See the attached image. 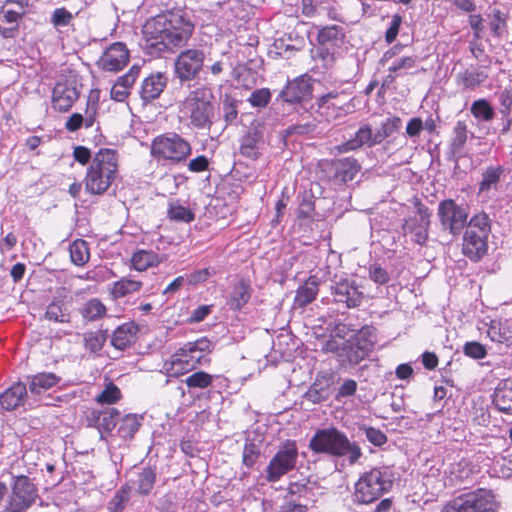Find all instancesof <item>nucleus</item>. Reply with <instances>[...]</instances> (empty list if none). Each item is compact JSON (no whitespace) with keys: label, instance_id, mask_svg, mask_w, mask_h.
Returning <instances> with one entry per match:
<instances>
[{"label":"nucleus","instance_id":"nucleus-59","mask_svg":"<svg viewBox=\"0 0 512 512\" xmlns=\"http://www.w3.org/2000/svg\"><path fill=\"white\" fill-rule=\"evenodd\" d=\"M505 455L496 457L495 464L499 467L503 477H508L512 474V450H504Z\"/></svg>","mask_w":512,"mask_h":512},{"label":"nucleus","instance_id":"nucleus-17","mask_svg":"<svg viewBox=\"0 0 512 512\" xmlns=\"http://www.w3.org/2000/svg\"><path fill=\"white\" fill-rule=\"evenodd\" d=\"M118 419L119 411L115 408L88 409L86 411L88 425L97 427L99 431H111L116 426Z\"/></svg>","mask_w":512,"mask_h":512},{"label":"nucleus","instance_id":"nucleus-30","mask_svg":"<svg viewBox=\"0 0 512 512\" xmlns=\"http://www.w3.org/2000/svg\"><path fill=\"white\" fill-rule=\"evenodd\" d=\"M137 332L138 326L135 323H124L114 331L111 344L119 350H124L134 341Z\"/></svg>","mask_w":512,"mask_h":512},{"label":"nucleus","instance_id":"nucleus-2","mask_svg":"<svg viewBox=\"0 0 512 512\" xmlns=\"http://www.w3.org/2000/svg\"><path fill=\"white\" fill-rule=\"evenodd\" d=\"M118 172V154L113 149H100L92 159L85 177V189L93 195L104 194Z\"/></svg>","mask_w":512,"mask_h":512},{"label":"nucleus","instance_id":"nucleus-15","mask_svg":"<svg viewBox=\"0 0 512 512\" xmlns=\"http://www.w3.org/2000/svg\"><path fill=\"white\" fill-rule=\"evenodd\" d=\"M346 436L334 427L318 430L310 440L309 448H345Z\"/></svg>","mask_w":512,"mask_h":512},{"label":"nucleus","instance_id":"nucleus-20","mask_svg":"<svg viewBox=\"0 0 512 512\" xmlns=\"http://www.w3.org/2000/svg\"><path fill=\"white\" fill-rule=\"evenodd\" d=\"M67 296L64 288L57 292L52 302L47 306L45 318L57 323H70V313L67 308Z\"/></svg>","mask_w":512,"mask_h":512},{"label":"nucleus","instance_id":"nucleus-56","mask_svg":"<svg viewBox=\"0 0 512 512\" xmlns=\"http://www.w3.org/2000/svg\"><path fill=\"white\" fill-rule=\"evenodd\" d=\"M345 348L347 349H345L342 362L347 361L351 365H357L367 357L352 340L347 341Z\"/></svg>","mask_w":512,"mask_h":512},{"label":"nucleus","instance_id":"nucleus-23","mask_svg":"<svg viewBox=\"0 0 512 512\" xmlns=\"http://www.w3.org/2000/svg\"><path fill=\"white\" fill-rule=\"evenodd\" d=\"M332 384L331 375L328 373H320L317 375L315 382L305 393V398L314 404L325 401L330 396V387Z\"/></svg>","mask_w":512,"mask_h":512},{"label":"nucleus","instance_id":"nucleus-62","mask_svg":"<svg viewBox=\"0 0 512 512\" xmlns=\"http://www.w3.org/2000/svg\"><path fill=\"white\" fill-rule=\"evenodd\" d=\"M464 353L473 359H482L486 356V349L481 343L472 341L465 344Z\"/></svg>","mask_w":512,"mask_h":512},{"label":"nucleus","instance_id":"nucleus-41","mask_svg":"<svg viewBox=\"0 0 512 512\" xmlns=\"http://www.w3.org/2000/svg\"><path fill=\"white\" fill-rule=\"evenodd\" d=\"M80 313L84 319L95 321L106 314V307L99 299L93 298L83 304Z\"/></svg>","mask_w":512,"mask_h":512},{"label":"nucleus","instance_id":"nucleus-27","mask_svg":"<svg viewBox=\"0 0 512 512\" xmlns=\"http://www.w3.org/2000/svg\"><path fill=\"white\" fill-rule=\"evenodd\" d=\"M164 261V257L154 251L139 249L132 254L131 266L139 272L146 271L150 267H156Z\"/></svg>","mask_w":512,"mask_h":512},{"label":"nucleus","instance_id":"nucleus-63","mask_svg":"<svg viewBox=\"0 0 512 512\" xmlns=\"http://www.w3.org/2000/svg\"><path fill=\"white\" fill-rule=\"evenodd\" d=\"M369 277L371 280L378 284H386L390 280L388 272L378 264H373L370 266Z\"/></svg>","mask_w":512,"mask_h":512},{"label":"nucleus","instance_id":"nucleus-12","mask_svg":"<svg viewBox=\"0 0 512 512\" xmlns=\"http://www.w3.org/2000/svg\"><path fill=\"white\" fill-rule=\"evenodd\" d=\"M129 61V51L122 42L111 44L97 61L100 69L109 72L122 70Z\"/></svg>","mask_w":512,"mask_h":512},{"label":"nucleus","instance_id":"nucleus-32","mask_svg":"<svg viewBox=\"0 0 512 512\" xmlns=\"http://www.w3.org/2000/svg\"><path fill=\"white\" fill-rule=\"evenodd\" d=\"M335 177L343 182L351 181L361 166L354 158H343L334 162Z\"/></svg>","mask_w":512,"mask_h":512},{"label":"nucleus","instance_id":"nucleus-5","mask_svg":"<svg viewBox=\"0 0 512 512\" xmlns=\"http://www.w3.org/2000/svg\"><path fill=\"white\" fill-rule=\"evenodd\" d=\"M491 224L485 212L471 217L463 236L462 252L472 261L480 260L488 250V237Z\"/></svg>","mask_w":512,"mask_h":512},{"label":"nucleus","instance_id":"nucleus-61","mask_svg":"<svg viewBox=\"0 0 512 512\" xmlns=\"http://www.w3.org/2000/svg\"><path fill=\"white\" fill-rule=\"evenodd\" d=\"M223 112L225 121L232 123L238 115L236 100L226 95L223 101Z\"/></svg>","mask_w":512,"mask_h":512},{"label":"nucleus","instance_id":"nucleus-14","mask_svg":"<svg viewBox=\"0 0 512 512\" xmlns=\"http://www.w3.org/2000/svg\"><path fill=\"white\" fill-rule=\"evenodd\" d=\"M79 98V91L68 82H58L52 92V107L67 112Z\"/></svg>","mask_w":512,"mask_h":512},{"label":"nucleus","instance_id":"nucleus-11","mask_svg":"<svg viewBox=\"0 0 512 512\" xmlns=\"http://www.w3.org/2000/svg\"><path fill=\"white\" fill-rule=\"evenodd\" d=\"M431 213L429 209L419 204L415 216L405 220L402 225L404 235H411V240L419 245H424L428 240Z\"/></svg>","mask_w":512,"mask_h":512},{"label":"nucleus","instance_id":"nucleus-52","mask_svg":"<svg viewBox=\"0 0 512 512\" xmlns=\"http://www.w3.org/2000/svg\"><path fill=\"white\" fill-rule=\"evenodd\" d=\"M213 379V375L204 371H198L188 376L184 382L189 388L204 389L212 384Z\"/></svg>","mask_w":512,"mask_h":512},{"label":"nucleus","instance_id":"nucleus-33","mask_svg":"<svg viewBox=\"0 0 512 512\" xmlns=\"http://www.w3.org/2000/svg\"><path fill=\"white\" fill-rule=\"evenodd\" d=\"M29 391L32 394L40 395L46 390L55 386L60 378L54 373H38L29 377Z\"/></svg>","mask_w":512,"mask_h":512},{"label":"nucleus","instance_id":"nucleus-47","mask_svg":"<svg viewBox=\"0 0 512 512\" xmlns=\"http://www.w3.org/2000/svg\"><path fill=\"white\" fill-rule=\"evenodd\" d=\"M227 13L231 20H246L249 18L250 6L243 0H230Z\"/></svg>","mask_w":512,"mask_h":512},{"label":"nucleus","instance_id":"nucleus-51","mask_svg":"<svg viewBox=\"0 0 512 512\" xmlns=\"http://www.w3.org/2000/svg\"><path fill=\"white\" fill-rule=\"evenodd\" d=\"M347 341L340 336H333L330 339L326 340L322 346V351L325 353L331 352L335 354L340 361H342L343 355L345 354V347L347 345Z\"/></svg>","mask_w":512,"mask_h":512},{"label":"nucleus","instance_id":"nucleus-34","mask_svg":"<svg viewBox=\"0 0 512 512\" xmlns=\"http://www.w3.org/2000/svg\"><path fill=\"white\" fill-rule=\"evenodd\" d=\"M188 355L192 360L195 368L206 361V354L211 351V342L206 338L198 339L194 342H188L184 345Z\"/></svg>","mask_w":512,"mask_h":512},{"label":"nucleus","instance_id":"nucleus-31","mask_svg":"<svg viewBox=\"0 0 512 512\" xmlns=\"http://www.w3.org/2000/svg\"><path fill=\"white\" fill-rule=\"evenodd\" d=\"M416 64L417 58L414 56H402L395 59L388 69L389 74L384 79L383 86L390 85L398 76H402L406 74L408 70L415 68Z\"/></svg>","mask_w":512,"mask_h":512},{"label":"nucleus","instance_id":"nucleus-64","mask_svg":"<svg viewBox=\"0 0 512 512\" xmlns=\"http://www.w3.org/2000/svg\"><path fill=\"white\" fill-rule=\"evenodd\" d=\"M500 113L503 117H508L512 109V93L509 89H504L499 94Z\"/></svg>","mask_w":512,"mask_h":512},{"label":"nucleus","instance_id":"nucleus-18","mask_svg":"<svg viewBox=\"0 0 512 512\" xmlns=\"http://www.w3.org/2000/svg\"><path fill=\"white\" fill-rule=\"evenodd\" d=\"M193 362L186 349L182 347L164 362L163 370L171 377H179L196 369Z\"/></svg>","mask_w":512,"mask_h":512},{"label":"nucleus","instance_id":"nucleus-50","mask_svg":"<svg viewBox=\"0 0 512 512\" xmlns=\"http://www.w3.org/2000/svg\"><path fill=\"white\" fill-rule=\"evenodd\" d=\"M352 341L368 357L374 348L375 337H373L369 329H362L356 334Z\"/></svg>","mask_w":512,"mask_h":512},{"label":"nucleus","instance_id":"nucleus-21","mask_svg":"<svg viewBox=\"0 0 512 512\" xmlns=\"http://www.w3.org/2000/svg\"><path fill=\"white\" fill-rule=\"evenodd\" d=\"M332 289L336 302L345 303L348 308H354L361 304L362 293L347 280L336 282Z\"/></svg>","mask_w":512,"mask_h":512},{"label":"nucleus","instance_id":"nucleus-58","mask_svg":"<svg viewBox=\"0 0 512 512\" xmlns=\"http://www.w3.org/2000/svg\"><path fill=\"white\" fill-rule=\"evenodd\" d=\"M271 99V93L268 88L255 90L250 95L248 101L253 107H265Z\"/></svg>","mask_w":512,"mask_h":512},{"label":"nucleus","instance_id":"nucleus-53","mask_svg":"<svg viewBox=\"0 0 512 512\" xmlns=\"http://www.w3.org/2000/svg\"><path fill=\"white\" fill-rule=\"evenodd\" d=\"M343 36L342 28L338 25L323 27L319 30L317 40L321 45L333 43Z\"/></svg>","mask_w":512,"mask_h":512},{"label":"nucleus","instance_id":"nucleus-57","mask_svg":"<svg viewBox=\"0 0 512 512\" xmlns=\"http://www.w3.org/2000/svg\"><path fill=\"white\" fill-rule=\"evenodd\" d=\"M85 348L91 352L102 349L105 342V335L101 331L89 332L84 335Z\"/></svg>","mask_w":512,"mask_h":512},{"label":"nucleus","instance_id":"nucleus-54","mask_svg":"<svg viewBox=\"0 0 512 512\" xmlns=\"http://www.w3.org/2000/svg\"><path fill=\"white\" fill-rule=\"evenodd\" d=\"M121 398L120 389L113 383H109L105 389L96 397L100 404H114Z\"/></svg>","mask_w":512,"mask_h":512},{"label":"nucleus","instance_id":"nucleus-43","mask_svg":"<svg viewBox=\"0 0 512 512\" xmlns=\"http://www.w3.org/2000/svg\"><path fill=\"white\" fill-rule=\"evenodd\" d=\"M71 261L77 266H83L88 262L90 254L86 241L78 239L70 245Z\"/></svg>","mask_w":512,"mask_h":512},{"label":"nucleus","instance_id":"nucleus-55","mask_svg":"<svg viewBox=\"0 0 512 512\" xmlns=\"http://www.w3.org/2000/svg\"><path fill=\"white\" fill-rule=\"evenodd\" d=\"M168 216L171 220L179 221V222H192L195 218L194 213L181 205H170V208L168 209Z\"/></svg>","mask_w":512,"mask_h":512},{"label":"nucleus","instance_id":"nucleus-35","mask_svg":"<svg viewBox=\"0 0 512 512\" xmlns=\"http://www.w3.org/2000/svg\"><path fill=\"white\" fill-rule=\"evenodd\" d=\"M156 471L151 467L143 468L135 481L136 492L141 496L149 495L156 483Z\"/></svg>","mask_w":512,"mask_h":512},{"label":"nucleus","instance_id":"nucleus-25","mask_svg":"<svg viewBox=\"0 0 512 512\" xmlns=\"http://www.w3.org/2000/svg\"><path fill=\"white\" fill-rule=\"evenodd\" d=\"M318 291L319 279L312 275L296 290L293 307L297 309L309 305L316 299Z\"/></svg>","mask_w":512,"mask_h":512},{"label":"nucleus","instance_id":"nucleus-29","mask_svg":"<svg viewBox=\"0 0 512 512\" xmlns=\"http://www.w3.org/2000/svg\"><path fill=\"white\" fill-rule=\"evenodd\" d=\"M376 144L377 142H374V133L372 131L371 126L365 124L358 129V131L355 133L354 138L346 141L339 148L340 151L347 152L351 150H356L363 145L372 147Z\"/></svg>","mask_w":512,"mask_h":512},{"label":"nucleus","instance_id":"nucleus-19","mask_svg":"<svg viewBox=\"0 0 512 512\" xmlns=\"http://www.w3.org/2000/svg\"><path fill=\"white\" fill-rule=\"evenodd\" d=\"M312 87L309 79L300 76L287 83L285 89L281 92V97L285 102L298 103L311 95Z\"/></svg>","mask_w":512,"mask_h":512},{"label":"nucleus","instance_id":"nucleus-49","mask_svg":"<svg viewBox=\"0 0 512 512\" xmlns=\"http://www.w3.org/2000/svg\"><path fill=\"white\" fill-rule=\"evenodd\" d=\"M460 83L467 89L474 90L480 86L486 79L487 75L482 71H465L458 75Z\"/></svg>","mask_w":512,"mask_h":512},{"label":"nucleus","instance_id":"nucleus-40","mask_svg":"<svg viewBox=\"0 0 512 512\" xmlns=\"http://www.w3.org/2000/svg\"><path fill=\"white\" fill-rule=\"evenodd\" d=\"M141 417L136 414H127L121 419L117 433L122 439H131L141 426Z\"/></svg>","mask_w":512,"mask_h":512},{"label":"nucleus","instance_id":"nucleus-7","mask_svg":"<svg viewBox=\"0 0 512 512\" xmlns=\"http://www.w3.org/2000/svg\"><path fill=\"white\" fill-rule=\"evenodd\" d=\"M38 498V490L27 476L15 478L8 496L5 510L7 512H26Z\"/></svg>","mask_w":512,"mask_h":512},{"label":"nucleus","instance_id":"nucleus-42","mask_svg":"<svg viewBox=\"0 0 512 512\" xmlns=\"http://www.w3.org/2000/svg\"><path fill=\"white\" fill-rule=\"evenodd\" d=\"M468 139V127L465 121L459 120L453 128V136L450 149L453 153H459L464 148Z\"/></svg>","mask_w":512,"mask_h":512},{"label":"nucleus","instance_id":"nucleus-45","mask_svg":"<svg viewBox=\"0 0 512 512\" xmlns=\"http://www.w3.org/2000/svg\"><path fill=\"white\" fill-rule=\"evenodd\" d=\"M489 26L495 37H502L506 31L508 14L502 12L500 9H493L489 14Z\"/></svg>","mask_w":512,"mask_h":512},{"label":"nucleus","instance_id":"nucleus-9","mask_svg":"<svg viewBox=\"0 0 512 512\" xmlns=\"http://www.w3.org/2000/svg\"><path fill=\"white\" fill-rule=\"evenodd\" d=\"M205 53L198 48L181 51L174 61V73L181 83L195 80L203 69Z\"/></svg>","mask_w":512,"mask_h":512},{"label":"nucleus","instance_id":"nucleus-6","mask_svg":"<svg viewBox=\"0 0 512 512\" xmlns=\"http://www.w3.org/2000/svg\"><path fill=\"white\" fill-rule=\"evenodd\" d=\"M392 486L393 480L387 471L373 468L358 479L354 496L358 503L370 504L388 492Z\"/></svg>","mask_w":512,"mask_h":512},{"label":"nucleus","instance_id":"nucleus-48","mask_svg":"<svg viewBox=\"0 0 512 512\" xmlns=\"http://www.w3.org/2000/svg\"><path fill=\"white\" fill-rule=\"evenodd\" d=\"M401 125V119L399 117L388 118L384 121L375 133L374 142L377 144L381 143L384 139L391 136Z\"/></svg>","mask_w":512,"mask_h":512},{"label":"nucleus","instance_id":"nucleus-8","mask_svg":"<svg viewBox=\"0 0 512 512\" xmlns=\"http://www.w3.org/2000/svg\"><path fill=\"white\" fill-rule=\"evenodd\" d=\"M468 215L467 209L458 205L453 199H445L438 204L437 216L441 228L453 236H459L462 233L469 222Z\"/></svg>","mask_w":512,"mask_h":512},{"label":"nucleus","instance_id":"nucleus-36","mask_svg":"<svg viewBox=\"0 0 512 512\" xmlns=\"http://www.w3.org/2000/svg\"><path fill=\"white\" fill-rule=\"evenodd\" d=\"M250 297V285L244 282H239L234 286V289L228 301V305L233 310H240L245 304L248 303Z\"/></svg>","mask_w":512,"mask_h":512},{"label":"nucleus","instance_id":"nucleus-24","mask_svg":"<svg viewBox=\"0 0 512 512\" xmlns=\"http://www.w3.org/2000/svg\"><path fill=\"white\" fill-rule=\"evenodd\" d=\"M166 85L167 77L163 73L158 72L151 74L144 79L140 90V96L146 102L152 101L160 96Z\"/></svg>","mask_w":512,"mask_h":512},{"label":"nucleus","instance_id":"nucleus-16","mask_svg":"<svg viewBox=\"0 0 512 512\" xmlns=\"http://www.w3.org/2000/svg\"><path fill=\"white\" fill-rule=\"evenodd\" d=\"M263 143V131L260 124L252 125L241 139L240 153L244 157L257 159L261 154Z\"/></svg>","mask_w":512,"mask_h":512},{"label":"nucleus","instance_id":"nucleus-13","mask_svg":"<svg viewBox=\"0 0 512 512\" xmlns=\"http://www.w3.org/2000/svg\"><path fill=\"white\" fill-rule=\"evenodd\" d=\"M298 450H279L267 467V480L278 481L295 467Z\"/></svg>","mask_w":512,"mask_h":512},{"label":"nucleus","instance_id":"nucleus-46","mask_svg":"<svg viewBox=\"0 0 512 512\" xmlns=\"http://www.w3.org/2000/svg\"><path fill=\"white\" fill-rule=\"evenodd\" d=\"M131 486L124 484L109 502L110 512H122L130 500Z\"/></svg>","mask_w":512,"mask_h":512},{"label":"nucleus","instance_id":"nucleus-22","mask_svg":"<svg viewBox=\"0 0 512 512\" xmlns=\"http://www.w3.org/2000/svg\"><path fill=\"white\" fill-rule=\"evenodd\" d=\"M23 11H16L3 5L0 10V33L5 38H12L19 29V23L23 17Z\"/></svg>","mask_w":512,"mask_h":512},{"label":"nucleus","instance_id":"nucleus-44","mask_svg":"<svg viewBox=\"0 0 512 512\" xmlns=\"http://www.w3.org/2000/svg\"><path fill=\"white\" fill-rule=\"evenodd\" d=\"M504 172L503 167H488L482 174V180L479 183V192L489 191L492 187L500 181V178Z\"/></svg>","mask_w":512,"mask_h":512},{"label":"nucleus","instance_id":"nucleus-10","mask_svg":"<svg viewBox=\"0 0 512 512\" xmlns=\"http://www.w3.org/2000/svg\"><path fill=\"white\" fill-rule=\"evenodd\" d=\"M467 512H498L500 503L492 489L478 488L458 496Z\"/></svg>","mask_w":512,"mask_h":512},{"label":"nucleus","instance_id":"nucleus-4","mask_svg":"<svg viewBox=\"0 0 512 512\" xmlns=\"http://www.w3.org/2000/svg\"><path fill=\"white\" fill-rule=\"evenodd\" d=\"M150 153L157 162L178 165L189 158L192 146L188 140L177 133H165L152 140Z\"/></svg>","mask_w":512,"mask_h":512},{"label":"nucleus","instance_id":"nucleus-37","mask_svg":"<svg viewBox=\"0 0 512 512\" xmlns=\"http://www.w3.org/2000/svg\"><path fill=\"white\" fill-rule=\"evenodd\" d=\"M479 472V467L466 459L460 460L451 470V474H453L455 479L460 483L472 481L474 475Z\"/></svg>","mask_w":512,"mask_h":512},{"label":"nucleus","instance_id":"nucleus-39","mask_svg":"<svg viewBox=\"0 0 512 512\" xmlns=\"http://www.w3.org/2000/svg\"><path fill=\"white\" fill-rule=\"evenodd\" d=\"M142 287L141 281L123 277L113 284L111 293L114 298H122L129 294L138 292Z\"/></svg>","mask_w":512,"mask_h":512},{"label":"nucleus","instance_id":"nucleus-1","mask_svg":"<svg viewBox=\"0 0 512 512\" xmlns=\"http://www.w3.org/2000/svg\"><path fill=\"white\" fill-rule=\"evenodd\" d=\"M194 24L181 11L157 15L145 22L142 33L145 48L151 55L174 52L191 38Z\"/></svg>","mask_w":512,"mask_h":512},{"label":"nucleus","instance_id":"nucleus-26","mask_svg":"<svg viewBox=\"0 0 512 512\" xmlns=\"http://www.w3.org/2000/svg\"><path fill=\"white\" fill-rule=\"evenodd\" d=\"M26 396V385L15 383L0 394V405L6 410H13L24 403Z\"/></svg>","mask_w":512,"mask_h":512},{"label":"nucleus","instance_id":"nucleus-60","mask_svg":"<svg viewBox=\"0 0 512 512\" xmlns=\"http://www.w3.org/2000/svg\"><path fill=\"white\" fill-rule=\"evenodd\" d=\"M72 19L73 15L70 11L66 10L65 8H57L52 14L51 22L56 27H63L67 26Z\"/></svg>","mask_w":512,"mask_h":512},{"label":"nucleus","instance_id":"nucleus-28","mask_svg":"<svg viewBox=\"0 0 512 512\" xmlns=\"http://www.w3.org/2000/svg\"><path fill=\"white\" fill-rule=\"evenodd\" d=\"M493 403L499 411L512 414V379H504L494 392Z\"/></svg>","mask_w":512,"mask_h":512},{"label":"nucleus","instance_id":"nucleus-3","mask_svg":"<svg viewBox=\"0 0 512 512\" xmlns=\"http://www.w3.org/2000/svg\"><path fill=\"white\" fill-rule=\"evenodd\" d=\"M212 95L205 87H196L178 102V112L197 129L210 128L213 117Z\"/></svg>","mask_w":512,"mask_h":512},{"label":"nucleus","instance_id":"nucleus-38","mask_svg":"<svg viewBox=\"0 0 512 512\" xmlns=\"http://www.w3.org/2000/svg\"><path fill=\"white\" fill-rule=\"evenodd\" d=\"M470 112L477 121L481 122H490L495 116L494 108L484 98L475 100L470 107Z\"/></svg>","mask_w":512,"mask_h":512}]
</instances>
